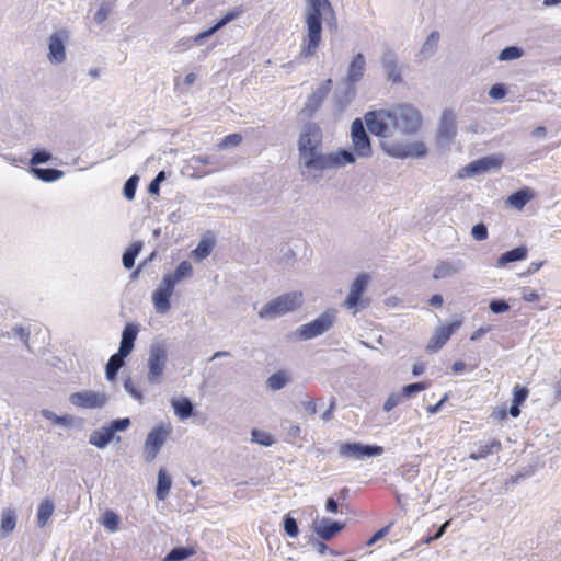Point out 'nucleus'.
Instances as JSON below:
<instances>
[{"label": "nucleus", "mask_w": 561, "mask_h": 561, "mask_svg": "<svg viewBox=\"0 0 561 561\" xmlns=\"http://www.w3.org/2000/svg\"><path fill=\"white\" fill-rule=\"evenodd\" d=\"M381 65L387 72L388 79L393 83L401 82V73L397 66V57L393 51H385L381 57Z\"/></svg>", "instance_id": "obj_28"}, {"label": "nucleus", "mask_w": 561, "mask_h": 561, "mask_svg": "<svg viewBox=\"0 0 561 561\" xmlns=\"http://www.w3.org/2000/svg\"><path fill=\"white\" fill-rule=\"evenodd\" d=\"M139 332V327L136 323H127L122 332L118 352L119 355H128L133 352L135 341Z\"/></svg>", "instance_id": "obj_26"}, {"label": "nucleus", "mask_w": 561, "mask_h": 561, "mask_svg": "<svg viewBox=\"0 0 561 561\" xmlns=\"http://www.w3.org/2000/svg\"><path fill=\"white\" fill-rule=\"evenodd\" d=\"M193 274V266L188 261H182L173 273L165 274L164 279H170L173 286L180 280L191 277Z\"/></svg>", "instance_id": "obj_35"}, {"label": "nucleus", "mask_w": 561, "mask_h": 561, "mask_svg": "<svg viewBox=\"0 0 561 561\" xmlns=\"http://www.w3.org/2000/svg\"><path fill=\"white\" fill-rule=\"evenodd\" d=\"M522 299L526 302H537L540 300V296L530 287L522 288Z\"/></svg>", "instance_id": "obj_64"}, {"label": "nucleus", "mask_w": 561, "mask_h": 561, "mask_svg": "<svg viewBox=\"0 0 561 561\" xmlns=\"http://www.w3.org/2000/svg\"><path fill=\"white\" fill-rule=\"evenodd\" d=\"M172 486V480L167 474L164 469H160L158 472V484L156 490V496L158 500L163 501L167 499L170 489Z\"/></svg>", "instance_id": "obj_40"}, {"label": "nucleus", "mask_w": 561, "mask_h": 561, "mask_svg": "<svg viewBox=\"0 0 561 561\" xmlns=\"http://www.w3.org/2000/svg\"><path fill=\"white\" fill-rule=\"evenodd\" d=\"M55 504L51 499H44L37 508V526L43 528L53 516Z\"/></svg>", "instance_id": "obj_37"}, {"label": "nucleus", "mask_w": 561, "mask_h": 561, "mask_svg": "<svg viewBox=\"0 0 561 561\" xmlns=\"http://www.w3.org/2000/svg\"><path fill=\"white\" fill-rule=\"evenodd\" d=\"M242 141V136L238 133L229 134L226 137L221 139V141L218 144L219 149H225L228 147H236L239 146Z\"/></svg>", "instance_id": "obj_55"}, {"label": "nucleus", "mask_w": 561, "mask_h": 561, "mask_svg": "<svg viewBox=\"0 0 561 561\" xmlns=\"http://www.w3.org/2000/svg\"><path fill=\"white\" fill-rule=\"evenodd\" d=\"M393 129L404 135L415 134L422 125V115L410 104H400L391 110Z\"/></svg>", "instance_id": "obj_5"}, {"label": "nucleus", "mask_w": 561, "mask_h": 561, "mask_svg": "<svg viewBox=\"0 0 561 561\" xmlns=\"http://www.w3.org/2000/svg\"><path fill=\"white\" fill-rule=\"evenodd\" d=\"M165 180L164 171H160L156 178L149 183L148 192L152 195L158 194L160 191V184Z\"/></svg>", "instance_id": "obj_60"}, {"label": "nucleus", "mask_w": 561, "mask_h": 561, "mask_svg": "<svg viewBox=\"0 0 561 561\" xmlns=\"http://www.w3.org/2000/svg\"><path fill=\"white\" fill-rule=\"evenodd\" d=\"M119 516L113 511H106L102 517V525L110 531L114 533L119 527Z\"/></svg>", "instance_id": "obj_45"}, {"label": "nucleus", "mask_w": 561, "mask_h": 561, "mask_svg": "<svg viewBox=\"0 0 561 561\" xmlns=\"http://www.w3.org/2000/svg\"><path fill=\"white\" fill-rule=\"evenodd\" d=\"M369 283V275L366 273L359 274L351 285L350 293L345 299L344 306L347 309L357 308L360 304V298Z\"/></svg>", "instance_id": "obj_21"}, {"label": "nucleus", "mask_w": 561, "mask_h": 561, "mask_svg": "<svg viewBox=\"0 0 561 561\" xmlns=\"http://www.w3.org/2000/svg\"><path fill=\"white\" fill-rule=\"evenodd\" d=\"M124 389L133 399H135L139 403L142 402V392L136 387L131 378L128 377L127 379H125Z\"/></svg>", "instance_id": "obj_54"}, {"label": "nucleus", "mask_w": 561, "mask_h": 561, "mask_svg": "<svg viewBox=\"0 0 561 561\" xmlns=\"http://www.w3.org/2000/svg\"><path fill=\"white\" fill-rule=\"evenodd\" d=\"M457 133L456 128V117L451 110L447 108L443 112L437 134H436V142L439 148L449 147L451 140L455 138Z\"/></svg>", "instance_id": "obj_15"}, {"label": "nucleus", "mask_w": 561, "mask_h": 561, "mask_svg": "<svg viewBox=\"0 0 561 561\" xmlns=\"http://www.w3.org/2000/svg\"><path fill=\"white\" fill-rule=\"evenodd\" d=\"M460 327H461V321L455 320L447 325H442V327L437 328V330L435 331L434 335L432 336L427 347L433 351H437V350L442 348L447 343V341L450 339L453 333L456 332Z\"/></svg>", "instance_id": "obj_24"}, {"label": "nucleus", "mask_w": 561, "mask_h": 561, "mask_svg": "<svg viewBox=\"0 0 561 561\" xmlns=\"http://www.w3.org/2000/svg\"><path fill=\"white\" fill-rule=\"evenodd\" d=\"M304 304L302 294L299 291H289L266 302L259 311L257 316L262 320H272L282 317L288 312L299 309Z\"/></svg>", "instance_id": "obj_2"}, {"label": "nucleus", "mask_w": 561, "mask_h": 561, "mask_svg": "<svg viewBox=\"0 0 561 561\" xmlns=\"http://www.w3.org/2000/svg\"><path fill=\"white\" fill-rule=\"evenodd\" d=\"M471 236L477 241L486 240L489 236L488 227L483 222L474 225L471 229Z\"/></svg>", "instance_id": "obj_56"}, {"label": "nucleus", "mask_w": 561, "mask_h": 561, "mask_svg": "<svg viewBox=\"0 0 561 561\" xmlns=\"http://www.w3.org/2000/svg\"><path fill=\"white\" fill-rule=\"evenodd\" d=\"M300 174L306 181L319 182L327 170H331L330 153L323 150L311 151L298 156Z\"/></svg>", "instance_id": "obj_3"}, {"label": "nucleus", "mask_w": 561, "mask_h": 561, "mask_svg": "<svg viewBox=\"0 0 561 561\" xmlns=\"http://www.w3.org/2000/svg\"><path fill=\"white\" fill-rule=\"evenodd\" d=\"M195 553L191 547H175L167 553L163 561H183Z\"/></svg>", "instance_id": "obj_42"}, {"label": "nucleus", "mask_w": 561, "mask_h": 561, "mask_svg": "<svg viewBox=\"0 0 561 561\" xmlns=\"http://www.w3.org/2000/svg\"><path fill=\"white\" fill-rule=\"evenodd\" d=\"M168 364V347L164 342L151 343L147 358V382L151 386L162 383Z\"/></svg>", "instance_id": "obj_4"}, {"label": "nucleus", "mask_w": 561, "mask_h": 561, "mask_svg": "<svg viewBox=\"0 0 561 561\" xmlns=\"http://www.w3.org/2000/svg\"><path fill=\"white\" fill-rule=\"evenodd\" d=\"M382 454L383 448L381 446L366 445L358 442L343 443L339 447L340 457L345 459L364 460Z\"/></svg>", "instance_id": "obj_11"}, {"label": "nucleus", "mask_w": 561, "mask_h": 561, "mask_svg": "<svg viewBox=\"0 0 561 561\" xmlns=\"http://www.w3.org/2000/svg\"><path fill=\"white\" fill-rule=\"evenodd\" d=\"M366 70V59L362 53H357L353 56L351 62L348 64L346 76L343 79V83H347L351 85H357V83L363 79Z\"/></svg>", "instance_id": "obj_23"}, {"label": "nucleus", "mask_w": 561, "mask_h": 561, "mask_svg": "<svg viewBox=\"0 0 561 561\" xmlns=\"http://www.w3.org/2000/svg\"><path fill=\"white\" fill-rule=\"evenodd\" d=\"M288 382V377L285 371L279 370L277 373H274L267 378V386L272 390H280L283 389Z\"/></svg>", "instance_id": "obj_43"}, {"label": "nucleus", "mask_w": 561, "mask_h": 561, "mask_svg": "<svg viewBox=\"0 0 561 561\" xmlns=\"http://www.w3.org/2000/svg\"><path fill=\"white\" fill-rule=\"evenodd\" d=\"M489 308L493 313L497 314L507 311L510 309V305L503 299H493L490 301Z\"/></svg>", "instance_id": "obj_59"}, {"label": "nucleus", "mask_w": 561, "mask_h": 561, "mask_svg": "<svg viewBox=\"0 0 561 561\" xmlns=\"http://www.w3.org/2000/svg\"><path fill=\"white\" fill-rule=\"evenodd\" d=\"M51 158V153L47 150L36 149L32 152L30 165L31 168H38L37 165L49 162Z\"/></svg>", "instance_id": "obj_46"}, {"label": "nucleus", "mask_w": 561, "mask_h": 561, "mask_svg": "<svg viewBox=\"0 0 561 561\" xmlns=\"http://www.w3.org/2000/svg\"><path fill=\"white\" fill-rule=\"evenodd\" d=\"M171 405L173 408L174 414L181 420H187L194 414V404L193 402L186 398H175L171 400Z\"/></svg>", "instance_id": "obj_30"}, {"label": "nucleus", "mask_w": 561, "mask_h": 561, "mask_svg": "<svg viewBox=\"0 0 561 561\" xmlns=\"http://www.w3.org/2000/svg\"><path fill=\"white\" fill-rule=\"evenodd\" d=\"M213 251V242L208 240H202L197 247L193 250V255L196 260L201 261L206 259Z\"/></svg>", "instance_id": "obj_47"}, {"label": "nucleus", "mask_w": 561, "mask_h": 561, "mask_svg": "<svg viewBox=\"0 0 561 561\" xmlns=\"http://www.w3.org/2000/svg\"><path fill=\"white\" fill-rule=\"evenodd\" d=\"M138 182H139L138 175H131L130 178H128L126 180L124 187H123V194L126 199L131 201L135 198Z\"/></svg>", "instance_id": "obj_49"}, {"label": "nucleus", "mask_w": 561, "mask_h": 561, "mask_svg": "<svg viewBox=\"0 0 561 561\" xmlns=\"http://www.w3.org/2000/svg\"><path fill=\"white\" fill-rule=\"evenodd\" d=\"M357 88L343 83L342 89H337L333 95V103L339 113H343L356 96Z\"/></svg>", "instance_id": "obj_25"}, {"label": "nucleus", "mask_w": 561, "mask_h": 561, "mask_svg": "<svg viewBox=\"0 0 561 561\" xmlns=\"http://www.w3.org/2000/svg\"><path fill=\"white\" fill-rule=\"evenodd\" d=\"M351 138L355 153L359 158H370L373 147L362 118H355L351 125Z\"/></svg>", "instance_id": "obj_12"}, {"label": "nucleus", "mask_w": 561, "mask_h": 561, "mask_svg": "<svg viewBox=\"0 0 561 561\" xmlns=\"http://www.w3.org/2000/svg\"><path fill=\"white\" fill-rule=\"evenodd\" d=\"M506 87L503 83H495L489 90V95L492 99L500 100L506 95Z\"/></svg>", "instance_id": "obj_61"}, {"label": "nucleus", "mask_w": 561, "mask_h": 561, "mask_svg": "<svg viewBox=\"0 0 561 561\" xmlns=\"http://www.w3.org/2000/svg\"><path fill=\"white\" fill-rule=\"evenodd\" d=\"M382 149L387 154L397 159L423 158L427 152L426 146L422 141L383 144Z\"/></svg>", "instance_id": "obj_13"}, {"label": "nucleus", "mask_w": 561, "mask_h": 561, "mask_svg": "<svg viewBox=\"0 0 561 561\" xmlns=\"http://www.w3.org/2000/svg\"><path fill=\"white\" fill-rule=\"evenodd\" d=\"M191 162L194 165V168H198V165L206 167V170L204 171V173L215 172L222 168L221 158H219L218 156H210V154L193 156L191 158Z\"/></svg>", "instance_id": "obj_29"}, {"label": "nucleus", "mask_w": 561, "mask_h": 561, "mask_svg": "<svg viewBox=\"0 0 561 561\" xmlns=\"http://www.w3.org/2000/svg\"><path fill=\"white\" fill-rule=\"evenodd\" d=\"M12 333L15 339H19L27 347V350L31 351V347H30L31 332L28 329H26L22 325H16L12 329Z\"/></svg>", "instance_id": "obj_53"}, {"label": "nucleus", "mask_w": 561, "mask_h": 561, "mask_svg": "<svg viewBox=\"0 0 561 561\" xmlns=\"http://www.w3.org/2000/svg\"><path fill=\"white\" fill-rule=\"evenodd\" d=\"M356 156L357 154L355 153V151H351L348 149H341L337 150L336 152H331V170L340 169L345 167L346 164L355 163Z\"/></svg>", "instance_id": "obj_31"}, {"label": "nucleus", "mask_w": 561, "mask_h": 561, "mask_svg": "<svg viewBox=\"0 0 561 561\" xmlns=\"http://www.w3.org/2000/svg\"><path fill=\"white\" fill-rule=\"evenodd\" d=\"M171 433V426L165 424L156 425L147 435L144 444V457L146 461L154 460Z\"/></svg>", "instance_id": "obj_8"}, {"label": "nucleus", "mask_w": 561, "mask_h": 561, "mask_svg": "<svg viewBox=\"0 0 561 561\" xmlns=\"http://www.w3.org/2000/svg\"><path fill=\"white\" fill-rule=\"evenodd\" d=\"M502 158L496 156L483 157L461 168L458 172V176L461 179L473 178L476 175L483 174L491 169H499L502 165Z\"/></svg>", "instance_id": "obj_16"}, {"label": "nucleus", "mask_w": 561, "mask_h": 561, "mask_svg": "<svg viewBox=\"0 0 561 561\" xmlns=\"http://www.w3.org/2000/svg\"><path fill=\"white\" fill-rule=\"evenodd\" d=\"M323 134L316 123L304 125L298 139V156L322 150Z\"/></svg>", "instance_id": "obj_10"}, {"label": "nucleus", "mask_w": 561, "mask_h": 561, "mask_svg": "<svg viewBox=\"0 0 561 561\" xmlns=\"http://www.w3.org/2000/svg\"><path fill=\"white\" fill-rule=\"evenodd\" d=\"M329 27H336L334 9L329 0H308L305 13L306 35L302 38L298 57L309 59L316 55L322 43V20Z\"/></svg>", "instance_id": "obj_1"}, {"label": "nucleus", "mask_w": 561, "mask_h": 561, "mask_svg": "<svg viewBox=\"0 0 561 561\" xmlns=\"http://www.w3.org/2000/svg\"><path fill=\"white\" fill-rule=\"evenodd\" d=\"M126 357H128V355H119L118 351L110 357L105 366V376L107 380L113 381L117 377L119 369L125 364Z\"/></svg>", "instance_id": "obj_33"}, {"label": "nucleus", "mask_w": 561, "mask_h": 561, "mask_svg": "<svg viewBox=\"0 0 561 561\" xmlns=\"http://www.w3.org/2000/svg\"><path fill=\"white\" fill-rule=\"evenodd\" d=\"M130 423L129 417L112 420L110 423L90 433L89 444L99 449H104L113 440L118 443L121 437L116 436V433L126 431L130 426Z\"/></svg>", "instance_id": "obj_6"}, {"label": "nucleus", "mask_w": 561, "mask_h": 561, "mask_svg": "<svg viewBox=\"0 0 561 561\" xmlns=\"http://www.w3.org/2000/svg\"><path fill=\"white\" fill-rule=\"evenodd\" d=\"M427 388V383L425 382H413L404 386L402 388L401 396L402 398H410L413 394H416Z\"/></svg>", "instance_id": "obj_52"}, {"label": "nucleus", "mask_w": 561, "mask_h": 561, "mask_svg": "<svg viewBox=\"0 0 561 561\" xmlns=\"http://www.w3.org/2000/svg\"><path fill=\"white\" fill-rule=\"evenodd\" d=\"M110 11L111 5L106 2H103L94 14L95 23L102 24L107 19Z\"/></svg>", "instance_id": "obj_58"}, {"label": "nucleus", "mask_w": 561, "mask_h": 561, "mask_svg": "<svg viewBox=\"0 0 561 561\" xmlns=\"http://www.w3.org/2000/svg\"><path fill=\"white\" fill-rule=\"evenodd\" d=\"M284 530L290 538H296L299 534L298 523L293 516H290V514H287L284 517Z\"/></svg>", "instance_id": "obj_50"}, {"label": "nucleus", "mask_w": 561, "mask_h": 561, "mask_svg": "<svg viewBox=\"0 0 561 561\" xmlns=\"http://www.w3.org/2000/svg\"><path fill=\"white\" fill-rule=\"evenodd\" d=\"M524 51L522 48L517 46H508L501 50L499 55V60L506 61V60H515L523 56Z\"/></svg>", "instance_id": "obj_48"}, {"label": "nucleus", "mask_w": 561, "mask_h": 561, "mask_svg": "<svg viewBox=\"0 0 561 561\" xmlns=\"http://www.w3.org/2000/svg\"><path fill=\"white\" fill-rule=\"evenodd\" d=\"M465 268V262L458 257L440 260L436 263L433 278L444 279L460 274Z\"/></svg>", "instance_id": "obj_20"}, {"label": "nucleus", "mask_w": 561, "mask_h": 561, "mask_svg": "<svg viewBox=\"0 0 561 561\" xmlns=\"http://www.w3.org/2000/svg\"><path fill=\"white\" fill-rule=\"evenodd\" d=\"M344 524L341 522L332 520L328 517L317 518L313 520V530L322 540H330L340 531L343 530Z\"/></svg>", "instance_id": "obj_22"}, {"label": "nucleus", "mask_w": 561, "mask_h": 561, "mask_svg": "<svg viewBox=\"0 0 561 561\" xmlns=\"http://www.w3.org/2000/svg\"><path fill=\"white\" fill-rule=\"evenodd\" d=\"M502 449V444L499 439L493 438L489 442H478L476 450L471 451L469 458L472 460L484 459L490 455L497 454Z\"/></svg>", "instance_id": "obj_27"}, {"label": "nucleus", "mask_w": 561, "mask_h": 561, "mask_svg": "<svg viewBox=\"0 0 561 561\" xmlns=\"http://www.w3.org/2000/svg\"><path fill=\"white\" fill-rule=\"evenodd\" d=\"M332 79H327L307 98L304 106V113L312 116L322 105L332 89Z\"/></svg>", "instance_id": "obj_18"}, {"label": "nucleus", "mask_w": 561, "mask_h": 561, "mask_svg": "<svg viewBox=\"0 0 561 561\" xmlns=\"http://www.w3.org/2000/svg\"><path fill=\"white\" fill-rule=\"evenodd\" d=\"M336 316L337 311L331 308L323 311L314 320L300 325L296 330V335L298 340L308 341L324 334L334 325V322L336 321Z\"/></svg>", "instance_id": "obj_7"}, {"label": "nucleus", "mask_w": 561, "mask_h": 561, "mask_svg": "<svg viewBox=\"0 0 561 561\" xmlns=\"http://www.w3.org/2000/svg\"><path fill=\"white\" fill-rule=\"evenodd\" d=\"M252 442L264 447H270L275 443L273 436L264 431L253 428L251 431Z\"/></svg>", "instance_id": "obj_44"}, {"label": "nucleus", "mask_w": 561, "mask_h": 561, "mask_svg": "<svg viewBox=\"0 0 561 561\" xmlns=\"http://www.w3.org/2000/svg\"><path fill=\"white\" fill-rule=\"evenodd\" d=\"M16 526V515L11 508H7L1 515L0 537L4 538L11 534Z\"/></svg>", "instance_id": "obj_38"}, {"label": "nucleus", "mask_w": 561, "mask_h": 561, "mask_svg": "<svg viewBox=\"0 0 561 561\" xmlns=\"http://www.w3.org/2000/svg\"><path fill=\"white\" fill-rule=\"evenodd\" d=\"M142 249L140 241L134 242L123 254L122 263L126 270H130L135 265V260Z\"/></svg>", "instance_id": "obj_41"}, {"label": "nucleus", "mask_w": 561, "mask_h": 561, "mask_svg": "<svg viewBox=\"0 0 561 561\" xmlns=\"http://www.w3.org/2000/svg\"><path fill=\"white\" fill-rule=\"evenodd\" d=\"M241 14V10L239 8H236L234 10L228 11L222 18H220L215 24V30L219 31L224 26H226L228 23L236 20Z\"/></svg>", "instance_id": "obj_51"}, {"label": "nucleus", "mask_w": 561, "mask_h": 561, "mask_svg": "<svg viewBox=\"0 0 561 561\" xmlns=\"http://www.w3.org/2000/svg\"><path fill=\"white\" fill-rule=\"evenodd\" d=\"M31 173L46 183L55 182L64 176V172L55 168H31Z\"/></svg>", "instance_id": "obj_36"}, {"label": "nucleus", "mask_w": 561, "mask_h": 561, "mask_svg": "<svg viewBox=\"0 0 561 561\" xmlns=\"http://www.w3.org/2000/svg\"><path fill=\"white\" fill-rule=\"evenodd\" d=\"M69 41V32L67 30H58L48 37L47 59L53 65L62 64L66 58V44Z\"/></svg>", "instance_id": "obj_14"}, {"label": "nucleus", "mask_w": 561, "mask_h": 561, "mask_svg": "<svg viewBox=\"0 0 561 561\" xmlns=\"http://www.w3.org/2000/svg\"><path fill=\"white\" fill-rule=\"evenodd\" d=\"M533 198V192L529 188H522L516 191L515 193L511 194L507 198V203L520 210L523 209L526 204Z\"/></svg>", "instance_id": "obj_39"}, {"label": "nucleus", "mask_w": 561, "mask_h": 561, "mask_svg": "<svg viewBox=\"0 0 561 561\" xmlns=\"http://www.w3.org/2000/svg\"><path fill=\"white\" fill-rule=\"evenodd\" d=\"M393 523L391 522L390 524H388L387 526L380 528L379 530H377L367 541H366V546L367 547H371L373 545H375L378 540L382 539L383 537H386L389 531H390V528L392 527Z\"/></svg>", "instance_id": "obj_57"}, {"label": "nucleus", "mask_w": 561, "mask_h": 561, "mask_svg": "<svg viewBox=\"0 0 561 561\" xmlns=\"http://www.w3.org/2000/svg\"><path fill=\"white\" fill-rule=\"evenodd\" d=\"M513 394H514L513 403L520 405L526 401V399L528 397V390L525 387L516 386L514 388Z\"/></svg>", "instance_id": "obj_62"}, {"label": "nucleus", "mask_w": 561, "mask_h": 561, "mask_svg": "<svg viewBox=\"0 0 561 561\" xmlns=\"http://www.w3.org/2000/svg\"><path fill=\"white\" fill-rule=\"evenodd\" d=\"M174 287L170 279L162 278L161 283L153 291L152 301L158 313L164 314L170 310V298L174 291Z\"/></svg>", "instance_id": "obj_19"}, {"label": "nucleus", "mask_w": 561, "mask_h": 561, "mask_svg": "<svg viewBox=\"0 0 561 561\" xmlns=\"http://www.w3.org/2000/svg\"><path fill=\"white\" fill-rule=\"evenodd\" d=\"M365 124L373 135L381 138L389 136L390 128H393L391 110L370 111L364 115Z\"/></svg>", "instance_id": "obj_9"}, {"label": "nucleus", "mask_w": 561, "mask_h": 561, "mask_svg": "<svg viewBox=\"0 0 561 561\" xmlns=\"http://www.w3.org/2000/svg\"><path fill=\"white\" fill-rule=\"evenodd\" d=\"M439 39H440L439 32H437V31L431 32L430 35L427 36V38L425 39L424 44L422 45V47L417 54V57H420V59H422V60L428 59L430 57H432L437 51Z\"/></svg>", "instance_id": "obj_32"}, {"label": "nucleus", "mask_w": 561, "mask_h": 561, "mask_svg": "<svg viewBox=\"0 0 561 561\" xmlns=\"http://www.w3.org/2000/svg\"><path fill=\"white\" fill-rule=\"evenodd\" d=\"M527 252H528V250L525 245H520V247L514 248L510 251H506L503 254H501V256L499 257L497 265L504 266L508 263L523 261L526 259Z\"/></svg>", "instance_id": "obj_34"}, {"label": "nucleus", "mask_w": 561, "mask_h": 561, "mask_svg": "<svg viewBox=\"0 0 561 561\" xmlns=\"http://www.w3.org/2000/svg\"><path fill=\"white\" fill-rule=\"evenodd\" d=\"M69 401L72 405L82 409H101L107 403L108 397L104 392L85 390L71 393Z\"/></svg>", "instance_id": "obj_17"}, {"label": "nucleus", "mask_w": 561, "mask_h": 561, "mask_svg": "<svg viewBox=\"0 0 561 561\" xmlns=\"http://www.w3.org/2000/svg\"><path fill=\"white\" fill-rule=\"evenodd\" d=\"M402 396L398 393H391L388 396L387 400L383 403V411L390 412L393 408H396L401 402Z\"/></svg>", "instance_id": "obj_63"}]
</instances>
